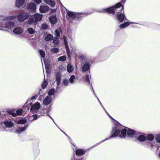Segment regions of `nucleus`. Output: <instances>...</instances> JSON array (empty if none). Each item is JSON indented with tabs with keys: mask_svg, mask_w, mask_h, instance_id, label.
<instances>
[{
	"mask_svg": "<svg viewBox=\"0 0 160 160\" xmlns=\"http://www.w3.org/2000/svg\"><path fill=\"white\" fill-rule=\"evenodd\" d=\"M127 132L128 135L130 137H135L138 135V132L131 129H128L127 131L126 129H122L121 132L120 130L117 129L114 133L109 138L115 137L118 136L121 138H124L126 136Z\"/></svg>",
	"mask_w": 160,
	"mask_h": 160,
	"instance_id": "obj_1",
	"label": "nucleus"
},
{
	"mask_svg": "<svg viewBox=\"0 0 160 160\" xmlns=\"http://www.w3.org/2000/svg\"><path fill=\"white\" fill-rule=\"evenodd\" d=\"M14 26V23L11 22H8L4 23H0V27L2 28V30H6L8 31H11V30Z\"/></svg>",
	"mask_w": 160,
	"mask_h": 160,
	"instance_id": "obj_2",
	"label": "nucleus"
},
{
	"mask_svg": "<svg viewBox=\"0 0 160 160\" xmlns=\"http://www.w3.org/2000/svg\"><path fill=\"white\" fill-rule=\"evenodd\" d=\"M42 15L39 13L34 14L33 17L29 18L28 20L29 24L35 23L37 21H40L42 18Z\"/></svg>",
	"mask_w": 160,
	"mask_h": 160,
	"instance_id": "obj_3",
	"label": "nucleus"
},
{
	"mask_svg": "<svg viewBox=\"0 0 160 160\" xmlns=\"http://www.w3.org/2000/svg\"><path fill=\"white\" fill-rule=\"evenodd\" d=\"M121 6V3L119 2L115 6L108 8L107 9L103 10V11L106 12H107L109 13H113L114 12L115 9L120 7Z\"/></svg>",
	"mask_w": 160,
	"mask_h": 160,
	"instance_id": "obj_4",
	"label": "nucleus"
},
{
	"mask_svg": "<svg viewBox=\"0 0 160 160\" xmlns=\"http://www.w3.org/2000/svg\"><path fill=\"white\" fill-rule=\"evenodd\" d=\"M28 14L26 12L20 13L17 16L18 21L23 22L28 18Z\"/></svg>",
	"mask_w": 160,
	"mask_h": 160,
	"instance_id": "obj_5",
	"label": "nucleus"
},
{
	"mask_svg": "<svg viewBox=\"0 0 160 160\" xmlns=\"http://www.w3.org/2000/svg\"><path fill=\"white\" fill-rule=\"evenodd\" d=\"M41 105L38 102H36L32 105L30 108V110L32 112L36 113L38 112V110L40 108Z\"/></svg>",
	"mask_w": 160,
	"mask_h": 160,
	"instance_id": "obj_6",
	"label": "nucleus"
},
{
	"mask_svg": "<svg viewBox=\"0 0 160 160\" xmlns=\"http://www.w3.org/2000/svg\"><path fill=\"white\" fill-rule=\"evenodd\" d=\"M17 16L15 15L4 17L3 16L0 15V19L2 20V22L5 21L7 20H13L16 18Z\"/></svg>",
	"mask_w": 160,
	"mask_h": 160,
	"instance_id": "obj_7",
	"label": "nucleus"
},
{
	"mask_svg": "<svg viewBox=\"0 0 160 160\" xmlns=\"http://www.w3.org/2000/svg\"><path fill=\"white\" fill-rule=\"evenodd\" d=\"M23 111L22 108H21L17 110L16 114L15 112H14L13 111H11L9 112L10 115H11L13 117L16 116L17 115H20L23 113Z\"/></svg>",
	"mask_w": 160,
	"mask_h": 160,
	"instance_id": "obj_8",
	"label": "nucleus"
},
{
	"mask_svg": "<svg viewBox=\"0 0 160 160\" xmlns=\"http://www.w3.org/2000/svg\"><path fill=\"white\" fill-rule=\"evenodd\" d=\"M67 14L68 16L72 18H74L76 17H77L78 18H79L80 13H75L71 11H68L67 12Z\"/></svg>",
	"mask_w": 160,
	"mask_h": 160,
	"instance_id": "obj_9",
	"label": "nucleus"
},
{
	"mask_svg": "<svg viewBox=\"0 0 160 160\" xmlns=\"http://www.w3.org/2000/svg\"><path fill=\"white\" fill-rule=\"evenodd\" d=\"M49 8L46 5L41 6L39 8L40 12L42 13H44L49 11Z\"/></svg>",
	"mask_w": 160,
	"mask_h": 160,
	"instance_id": "obj_10",
	"label": "nucleus"
},
{
	"mask_svg": "<svg viewBox=\"0 0 160 160\" xmlns=\"http://www.w3.org/2000/svg\"><path fill=\"white\" fill-rule=\"evenodd\" d=\"M13 32L15 34H20L23 32V29L20 27H17L13 30Z\"/></svg>",
	"mask_w": 160,
	"mask_h": 160,
	"instance_id": "obj_11",
	"label": "nucleus"
},
{
	"mask_svg": "<svg viewBox=\"0 0 160 160\" xmlns=\"http://www.w3.org/2000/svg\"><path fill=\"white\" fill-rule=\"evenodd\" d=\"M117 18L118 20L120 22H122L123 20L126 19L124 14H119L117 15Z\"/></svg>",
	"mask_w": 160,
	"mask_h": 160,
	"instance_id": "obj_12",
	"label": "nucleus"
},
{
	"mask_svg": "<svg viewBox=\"0 0 160 160\" xmlns=\"http://www.w3.org/2000/svg\"><path fill=\"white\" fill-rule=\"evenodd\" d=\"M25 2V0H16L15 5L18 8H19L23 5Z\"/></svg>",
	"mask_w": 160,
	"mask_h": 160,
	"instance_id": "obj_13",
	"label": "nucleus"
},
{
	"mask_svg": "<svg viewBox=\"0 0 160 160\" xmlns=\"http://www.w3.org/2000/svg\"><path fill=\"white\" fill-rule=\"evenodd\" d=\"M63 39L65 45V46L67 55L68 57L69 58L70 56V51L69 49L67 42H66V38L65 37H63Z\"/></svg>",
	"mask_w": 160,
	"mask_h": 160,
	"instance_id": "obj_14",
	"label": "nucleus"
},
{
	"mask_svg": "<svg viewBox=\"0 0 160 160\" xmlns=\"http://www.w3.org/2000/svg\"><path fill=\"white\" fill-rule=\"evenodd\" d=\"M5 125L7 127H12L14 129L15 128L13 124L11 121H6L4 123Z\"/></svg>",
	"mask_w": 160,
	"mask_h": 160,
	"instance_id": "obj_15",
	"label": "nucleus"
},
{
	"mask_svg": "<svg viewBox=\"0 0 160 160\" xmlns=\"http://www.w3.org/2000/svg\"><path fill=\"white\" fill-rule=\"evenodd\" d=\"M49 20L52 24H55L57 22V18L55 16H52L49 18Z\"/></svg>",
	"mask_w": 160,
	"mask_h": 160,
	"instance_id": "obj_16",
	"label": "nucleus"
},
{
	"mask_svg": "<svg viewBox=\"0 0 160 160\" xmlns=\"http://www.w3.org/2000/svg\"><path fill=\"white\" fill-rule=\"evenodd\" d=\"M46 4L50 5L51 7H53L55 5V3L52 0H43Z\"/></svg>",
	"mask_w": 160,
	"mask_h": 160,
	"instance_id": "obj_17",
	"label": "nucleus"
},
{
	"mask_svg": "<svg viewBox=\"0 0 160 160\" xmlns=\"http://www.w3.org/2000/svg\"><path fill=\"white\" fill-rule=\"evenodd\" d=\"M51 100V96H48L43 101V102L45 105H48L50 102Z\"/></svg>",
	"mask_w": 160,
	"mask_h": 160,
	"instance_id": "obj_18",
	"label": "nucleus"
},
{
	"mask_svg": "<svg viewBox=\"0 0 160 160\" xmlns=\"http://www.w3.org/2000/svg\"><path fill=\"white\" fill-rule=\"evenodd\" d=\"M85 152V151L82 149H78L76 151V154L78 156L83 155Z\"/></svg>",
	"mask_w": 160,
	"mask_h": 160,
	"instance_id": "obj_19",
	"label": "nucleus"
},
{
	"mask_svg": "<svg viewBox=\"0 0 160 160\" xmlns=\"http://www.w3.org/2000/svg\"><path fill=\"white\" fill-rule=\"evenodd\" d=\"M89 67V64L87 62L82 67V70L83 72L87 71Z\"/></svg>",
	"mask_w": 160,
	"mask_h": 160,
	"instance_id": "obj_20",
	"label": "nucleus"
},
{
	"mask_svg": "<svg viewBox=\"0 0 160 160\" xmlns=\"http://www.w3.org/2000/svg\"><path fill=\"white\" fill-rule=\"evenodd\" d=\"M28 7L29 8L34 10L36 8V6L34 3H29L28 5Z\"/></svg>",
	"mask_w": 160,
	"mask_h": 160,
	"instance_id": "obj_21",
	"label": "nucleus"
},
{
	"mask_svg": "<svg viewBox=\"0 0 160 160\" xmlns=\"http://www.w3.org/2000/svg\"><path fill=\"white\" fill-rule=\"evenodd\" d=\"M27 127H24L23 128H19L15 131L16 133L20 134L22 132L25 130Z\"/></svg>",
	"mask_w": 160,
	"mask_h": 160,
	"instance_id": "obj_22",
	"label": "nucleus"
},
{
	"mask_svg": "<svg viewBox=\"0 0 160 160\" xmlns=\"http://www.w3.org/2000/svg\"><path fill=\"white\" fill-rule=\"evenodd\" d=\"M56 81L57 84V85L58 86L60 83L61 80L60 74L59 73H58L56 75Z\"/></svg>",
	"mask_w": 160,
	"mask_h": 160,
	"instance_id": "obj_23",
	"label": "nucleus"
},
{
	"mask_svg": "<svg viewBox=\"0 0 160 160\" xmlns=\"http://www.w3.org/2000/svg\"><path fill=\"white\" fill-rule=\"evenodd\" d=\"M73 67L71 65V64H68L67 67V70L68 72H70L73 71Z\"/></svg>",
	"mask_w": 160,
	"mask_h": 160,
	"instance_id": "obj_24",
	"label": "nucleus"
},
{
	"mask_svg": "<svg viewBox=\"0 0 160 160\" xmlns=\"http://www.w3.org/2000/svg\"><path fill=\"white\" fill-rule=\"evenodd\" d=\"M53 38V36L51 34H48L45 37V40L47 41H50L52 40Z\"/></svg>",
	"mask_w": 160,
	"mask_h": 160,
	"instance_id": "obj_25",
	"label": "nucleus"
},
{
	"mask_svg": "<svg viewBox=\"0 0 160 160\" xmlns=\"http://www.w3.org/2000/svg\"><path fill=\"white\" fill-rule=\"evenodd\" d=\"M28 32L30 34H34L35 33V31L32 28H29L27 29Z\"/></svg>",
	"mask_w": 160,
	"mask_h": 160,
	"instance_id": "obj_26",
	"label": "nucleus"
},
{
	"mask_svg": "<svg viewBox=\"0 0 160 160\" xmlns=\"http://www.w3.org/2000/svg\"><path fill=\"white\" fill-rule=\"evenodd\" d=\"M146 138V137L142 135H140L139 136L138 138V140L140 142H143L144 141Z\"/></svg>",
	"mask_w": 160,
	"mask_h": 160,
	"instance_id": "obj_27",
	"label": "nucleus"
},
{
	"mask_svg": "<svg viewBox=\"0 0 160 160\" xmlns=\"http://www.w3.org/2000/svg\"><path fill=\"white\" fill-rule=\"evenodd\" d=\"M130 24V23L128 22H125L123 24H121L119 26V27L121 28H124L127 27Z\"/></svg>",
	"mask_w": 160,
	"mask_h": 160,
	"instance_id": "obj_28",
	"label": "nucleus"
},
{
	"mask_svg": "<svg viewBox=\"0 0 160 160\" xmlns=\"http://www.w3.org/2000/svg\"><path fill=\"white\" fill-rule=\"evenodd\" d=\"M51 52L53 54L57 53L59 52V50L58 48H54L51 50Z\"/></svg>",
	"mask_w": 160,
	"mask_h": 160,
	"instance_id": "obj_29",
	"label": "nucleus"
},
{
	"mask_svg": "<svg viewBox=\"0 0 160 160\" xmlns=\"http://www.w3.org/2000/svg\"><path fill=\"white\" fill-rule=\"evenodd\" d=\"M38 118V116L36 115H32L28 119L30 121H32L37 119Z\"/></svg>",
	"mask_w": 160,
	"mask_h": 160,
	"instance_id": "obj_30",
	"label": "nucleus"
},
{
	"mask_svg": "<svg viewBox=\"0 0 160 160\" xmlns=\"http://www.w3.org/2000/svg\"><path fill=\"white\" fill-rule=\"evenodd\" d=\"M27 120L25 119H22L18 121L17 123L18 124H24L26 122Z\"/></svg>",
	"mask_w": 160,
	"mask_h": 160,
	"instance_id": "obj_31",
	"label": "nucleus"
},
{
	"mask_svg": "<svg viewBox=\"0 0 160 160\" xmlns=\"http://www.w3.org/2000/svg\"><path fill=\"white\" fill-rule=\"evenodd\" d=\"M154 138V136L151 134L148 135L147 136V139L148 140L152 141L153 139Z\"/></svg>",
	"mask_w": 160,
	"mask_h": 160,
	"instance_id": "obj_32",
	"label": "nucleus"
},
{
	"mask_svg": "<svg viewBox=\"0 0 160 160\" xmlns=\"http://www.w3.org/2000/svg\"><path fill=\"white\" fill-rule=\"evenodd\" d=\"M44 62L45 66L46 69V72L47 73H49V72H48V68L49 67V64L47 62H46V60L44 59Z\"/></svg>",
	"mask_w": 160,
	"mask_h": 160,
	"instance_id": "obj_33",
	"label": "nucleus"
},
{
	"mask_svg": "<svg viewBox=\"0 0 160 160\" xmlns=\"http://www.w3.org/2000/svg\"><path fill=\"white\" fill-rule=\"evenodd\" d=\"M89 78V75H87L84 77V80L86 82L88 83L89 84H90Z\"/></svg>",
	"mask_w": 160,
	"mask_h": 160,
	"instance_id": "obj_34",
	"label": "nucleus"
},
{
	"mask_svg": "<svg viewBox=\"0 0 160 160\" xmlns=\"http://www.w3.org/2000/svg\"><path fill=\"white\" fill-rule=\"evenodd\" d=\"M58 59L60 61H64L66 59V56H62L58 58Z\"/></svg>",
	"mask_w": 160,
	"mask_h": 160,
	"instance_id": "obj_35",
	"label": "nucleus"
},
{
	"mask_svg": "<svg viewBox=\"0 0 160 160\" xmlns=\"http://www.w3.org/2000/svg\"><path fill=\"white\" fill-rule=\"evenodd\" d=\"M39 53L41 57L43 58L44 57L45 54L44 51L42 50H40L39 51Z\"/></svg>",
	"mask_w": 160,
	"mask_h": 160,
	"instance_id": "obj_36",
	"label": "nucleus"
},
{
	"mask_svg": "<svg viewBox=\"0 0 160 160\" xmlns=\"http://www.w3.org/2000/svg\"><path fill=\"white\" fill-rule=\"evenodd\" d=\"M61 31V29H57L55 31V33L56 35L57 36L59 37L60 35V32Z\"/></svg>",
	"mask_w": 160,
	"mask_h": 160,
	"instance_id": "obj_37",
	"label": "nucleus"
},
{
	"mask_svg": "<svg viewBox=\"0 0 160 160\" xmlns=\"http://www.w3.org/2000/svg\"><path fill=\"white\" fill-rule=\"evenodd\" d=\"M53 42L55 45H58V44L59 41L57 38H54Z\"/></svg>",
	"mask_w": 160,
	"mask_h": 160,
	"instance_id": "obj_38",
	"label": "nucleus"
},
{
	"mask_svg": "<svg viewBox=\"0 0 160 160\" xmlns=\"http://www.w3.org/2000/svg\"><path fill=\"white\" fill-rule=\"evenodd\" d=\"M47 82L44 80L42 85V88H45L47 87Z\"/></svg>",
	"mask_w": 160,
	"mask_h": 160,
	"instance_id": "obj_39",
	"label": "nucleus"
},
{
	"mask_svg": "<svg viewBox=\"0 0 160 160\" xmlns=\"http://www.w3.org/2000/svg\"><path fill=\"white\" fill-rule=\"evenodd\" d=\"M75 78V76L74 75H72L70 77L69 79V81L70 83H72L74 82V80Z\"/></svg>",
	"mask_w": 160,
	"mask_h": 160,
	"instance_id": "obj_40",
	"label": "nucleus"
},
{
	"mask_svg": "<svg viewBox=\"0 0 160 160\" xmlns=\"http://www.w3.org/2000/svg\"><path fill=\"white\" fill-rule=\"evenodd\" d=\"M54 90L51 89L48 92V94L49 95V96L53 95L54 93Z\"/></svg>",
	"mask_w": 160,
	"mask_h": 160,
	"instance_id": "obj_41",
	"label": "nucleus"
},
{
	"mask_svg": "<svg viewBox=\"0 0 160 160\" xmlns=\"http://www.w3.org/2000/svg\"><path fill=\"white\" fill-rule=\"evenodd\" d=\"M69 83V82L68 80L65 79L63 81L62 84L65 86H67Z\"/></svg>",
	"mask_w": 160,
	"mask_h": 160,
	"instance_id": "obj_42",
	"label": "nucleus"
},
{
	"mask_svg": "<svg viewBox=\"0 0 160 160\" xmlns=\"http://www.w3.org/2000/svg\"><path fill=\"white\" fill-rule=\"evenodd\" d=\"M42 28L43 29H45L48 28V25L46 24H43L42 25Z\"/></svg>",
	"mask_w": 160,
	"mask_h": 160,
	"instance_id": "obj_43",
	"label": "nucleus"
},
{
	"mask_svg": "<svg viewBox=\"0 0 160 160\" xmlns=\"http://www.w3.org/2000/svg\"><path fill=\"white\" fill-rule=\"evenodd\" d=\"M156 140L157 142L160 143V136H158L156 138Z\"/></svg>",
	"mask_w": 160,
	"mask_h": 160,
	"instance_id": "obj_44",
	"label": "nucleus"
},
{
	"mask_svg": "<svg viewBox=\"0 0 160 160\" xmlns=\"http://www.w3.org/2000/svg\"><path fill=\"white\" fill-rule=\"evenodd\" d=\"M34 2L37 4H39L41 2L42 0H34Z\"/></svg>",
	"mask_w": 160,
	"mask_h": 160,
	"instance_id": "obj_45",
	"label": "nucleus"
},
{
	"mask_svg": "<svg viewBox=\"0 0 160 160\" xmlns=\"http://www.w3.org/2000/svg\"><path fill=\"white\" fill-rule=\"evenodd\" d=\"M36 99V96H34L32 97V98H31V99L32 100L34 99Z\"/></svg>",
	"mask_w": 160,
	"mask_h": 160,
	"instance_id": "obj_46",
	"label": "nucleus"
},
{
	"mask_svg": "<svg viewBox=\"0 0 160 160\" xmlns=\"http://www.w3.org/2000/svg\"><path fill=\"white\" fill-rule=\"evenodd\" d=\"M55 10L52 9V10H51V12H55Z\"/></svg>",
	"mask_w": 160,
	"mask_h": 160,
	"instance_id": "obj_47",
	"label": "nucleus"
},
{
	"mask_svg": "<svg viewBox=\"0 0 160 160\" xmlns=\"http://www.w3.org/2000/svg\"><path fill=\"white\" fill-rule=\"evenodd\" d=\"M94 94L96 96V97H97V98L98 99V101H99V102H100V104L101 105V103L100 102V101L99 100V99H98V98L97 97V96L96 95V94H95V93H94Z\"/></svg>",
	"mask_w": 160,
	"mask_h": 160,
	"instance_id": "obj_48",
	"label": "nucleus"
},
{
	"mask_svg": "<svg viewBox=\"0 0 160 160\" xmlns=\"http://www.w3.org/2000/svg\"><path fill=\"white\" fill-rule=\"evenodd\" d=\"M48 116L50 118L52 119V120H53V122H54V121H53V119H52V118L49 115H48Z\"/></svg>",
	"mask_w": 160,
	"mask_h": 160,
	"instance_id": "obj_49",
	"label": "nucleus"
},
{
	"mask_svg": "<svg viewBox=\"0 0 160 160\" xmlns=\"http://www.w3.org/2000/svg\"><path fill=\"white\" fill-rule=\"evenodd\" d=\"M125 0H122L121 1V2L122 3H124V2H125Z\"/></svg>",
	"mask_w": 160,
	"mask_h": 160,
	"instance_id": "obj_50",
	"label": "nucleus"
},
{
	"mask_svg": "<svg viewBox=\"0 0 160 160\" xmlns=\"http://www.w3.org/2000/svg\"><path fill=\"white\" fill-rule=\"evenodd\" d=\"M91 87H92V86H91ZM92 90H93V92L94 93V90H93V89L92 88Z\"/></svg>",
	"mask_w": 160,
	"mask_h": 160,
	"instance_id": "obj_51",
	"label": "nucleus"
},
{
	"mask_svg": "<svg viewBox=\"0 0 160 160\" xmlns=\"http://www.w3.org/2000/svg\"><path fill=\"white\" fill-rule=\"evenodd\" d=\"M159 157L160 158V152L159 153Z\"/></svg>",
	"mask_w": 160,
	"mask_h": 160,
	"instance_id": "obj_52",
	"label": "nucleus"
},
{
	"mask_svg": "<svg viewBox=\"0 0 160 160\" xmlns=\"http://www.w3.org/2000/svg\"><path fill=\"white\" fill-rule=\"evenodd\" d=\"M108 114V115L111 118V116L110 115H109Z\"/></svg>",
	"mask_w": 160,
	"mask_h": 160,
	"instance_id": "obj_53",
	"label": "nucleus"
},
{
	"mask_svg": "<svg viewBox=\"0 0 160 160\" xmlns=\"http://www.w3.org/2000/svg\"><path fill=\"white\" fill-rule=\"evenodd\" d=\"M58 0V2H60V0Z\"/></svg>",
	"mask_w": 160,
	"mask_h": 160,
	"instance_id": "obj_54",
	"label": "nucleus"
},
{
	"mask_svg": "<svg viewBox=\"0 0 160 160\" xmlns=\"http://www.w3.org/2000/svg\"><path fill=\"white\" fill-rule=\"evenodd\" d=\"M123 8L122 7V9H123Z\"/></svg>",
	"mask_w": 160,
	"mask_h": 160,
	"instance_id": "obj_55",
	"label": "nucleus"
},
{
	"mask_svg": "<svg viewBox=\"0 0 160 160\" xmlns=\"http://www.w3.org/2000/svg\"><path fill=\"white\" fill-rule=\"evenodd\" d=\"M67 18H68V19H69V18L68 17H67Z\"/></svg>",
	"mask_w": 160,
	"mask_h": 160,
	"instance_id": "obj_56",
	"label": "nucleus"
}]
</instances>
